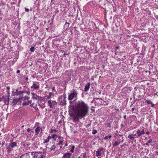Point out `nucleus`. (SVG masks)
Instances as JSON below:
<instances>
[{"label":"nucleus","mask_w":158,"mask_h":158,"mask_svg":"<svg viewBox=\"0 0 158 158\" xmlns=\"http://www.w3.org/2000/svg\"><path fill=\"white\" fill-rule=\"evenodd\" d=\"M38 101L37 102L39 103V102L40 103H42L43 101H44V98H42L41 97L39 96V98H38Z\"/></svg>","instance_id":"9b49d317"},{"label":"nucleus","mask_w":158,"mask_h":158,"mask_svg":"<svg viewBox=\"0 0 158 158\" xmlns=\"http://www.w3.org/2000/svg\"><path fill=\"white\" fill-rule=\"evenodd\" d=\"M63 141H62V140H60L59 143L56 144V145H58L62 144L63 143Z\"/></svg>","instance_id":"2f4dec72"},{"label":"nucleus","mask_w":158,"mask_h":158,"mask_svg":"<svg viewBox=\"0 0 158 158\" xmlns=\"http://www.w3.org/2000/svg\"><path fill=\"white\" fill-rule=\"evenodd\" d=\"M18 94V92H14V91H12V95L13 96H15V95L18 96V94Z\"/></svg>","instance_id":"393cba45"},{"label":"nucleus","mask_w":158,"mask_h":158,"mask_svg":"<svg viewBox=\"0 0 158 158\" xmlns=\"http://www.w3.org/2000/svg\"><path fill=\"white\" fill-rule=\"evenodd\" d=\"M112 137V136L111 135H107L106 136H105L104 137V139H108V138H111Z\"/></svg>","instance_id":"cd10ccee"},{"label":"nucleus","mask_w":158,"mask_h":158,"mask_svg":"<svg viewBox=\"0 0 158 158\" xmlns=\"http://www.w3.org/2000/svg\"><path fill=\"white\" fill-rule=\"evenodd\" d=\"M23 98L19 97V98L16 99L15 97L13 99V101L12 102V104L14 106L17 103L19 104L21 103V100Z\"/></svg>","instance_id":"20e7f679"},{"label":"nucleus","mask_w":158,"mask_h":158,"mask_svg":"<svg viewBox=\"0 0 158 158\" xmlns=\"http://www.w3.org/2000/svg\"><path fill=\"white\" fill-rule=\"evenodd\" d=\"M144 53H141L140 54V55L141 56V57H142V58H143V55H144Z\"/></svg>","instance_id":"5fc2aeb1"},{"label":"nucleus","mask_w":158,"mask_h":158,"mask_svg":"<svg viewBox=\"0 0 158 158\" xmlns=\"http://www.w3.org/2000/svg\"><path fill=\"white\" fill-rule=\"evenodd\" d=\"M136 133L137 134V136L136 137H137L139 136H141L142 134L141 133L140 131L138 129L136 132Z\"/></svg>","instance_id":"2eb2a0df"},{"label":"nucleus","mask_w":158,"mask_h":158,"mask_svg":"<svg viewBox=\"0 0 158 158\" xmlns=\"http://www.w3.org/2000/svg\"><path fill=\"white\" fill-rule=\"evenodd\" d=\"M83 158H87V157L86 156V153H84V154L83 155Z\"/></svg>","instance_id":"79ce46f5"},{"label":"nucleus","mask_w":158,"mask_h":158,"mask_svg":"<svg viewBox=\"0 0 158 158\" xmlns=\"http://www.w3.org/2000/svg\"><path fill=\"white\" fill-rule=\"evenodd\" d=\"M11 144H9V145L7 147L6 149H7V152L8 153H10L11 151Z\"/></svg>","instance_id":"4468645a"},{"label":"nucleus","mask_w":158,"mask_h":158,"mask_svg":"<svg viewBox=\"0 0 158 158\" xmlns=\"http://www.w3.org/2000/svg\"><path fill=\"white\" fill-rule=\"evenodd\" d=\"M106 126L107 127H110V123H107L106 124Z\"/></svg>","instance_id":"ea45409f"},{"label":"nucleus","mask_w":158,"mask_h":158,"mask_svg":"<svg viewBox=\"0 0 158 158\" xmlns=\"http://www.w3.org/2000/svg\"><path fill=\"white\" fill-rule=\"evenodd\" d=\"M103 150L104 148H100L98 149V150L99 151L101 152V151H102Z\"/></svg>","instance_id":"e433bc0d"},{"label":"nucleus","mask_w":158,"mask_h":158,"mask_svg":"<svg viewBox=\"0 0 158 158\" xmlns=\"http://www.w3.org/2000/svg\"><path fill=\"white\" fill-rule=\"evenodd\" d=\"M38 105L39 106H40V107H41V108H43L44 107H42V106L41 105H40V104H39Z\"/></svg>","instance_id":"0e129e2a"},{"label":"nucleus","mask_w":158,"mask_h":158,"mask_svg":"<svg viewBox=\"0 0 158 158\" xmlns=\"http://www.w3.org/2000/svg\"><path fill=\"white\" fill-rule=\"evenodd\" d=\"M146 134L148 135L150 134V132L149 131H147L146 132Z\"/></svg>","instance_id":"e2e57ef3"},{"label":"nucleus","mask_w":158,"mask_h":158,"mask_svg":"<svg viewBox=\"0 0 158 158\" xmlns=\"http://www.w3.org/2000/svg\"><path fill=\"white\" fill-rule=\"evenodd\" d=\"M101 153L99 151H97L96 152V156H101Z\"/></svg>","instance_id":"412c9836"},{"label":"nucleus","mask_w":158,"mask_h":158,"mask_svg":"<svg viewBox=\"0 0 158 158\" xmlns=\"http://www.w3.org/2000/svg\"><path fill=\"white\" fill-rule=\"evenodd\" d=\"M7 93H8V98H9L10 94V91L9 90H8V91H7Z\"/></svg>","instance_id":"de8ad7c7"},{"label":"nucleus","mask_w":158,"mask_h":158,"mask_svg":"<svg viewBox=\"0 0 158 158\" xmlns=\"http://www.w3.org/2000/svg\"><path fill=\"white\" fill-rule=\"evenodd\" d=\"M10 89V87H9V86L7 87V90H9V89Z\"/></svg>","instance_id":"69168bd1"},{"label":"nucleus","mask_w":158,"mask_h":158,"mask_svg":"<svg viewBox=\"0 0 158 158\" xmlns=\"http://www.w3.org/2000/svg\"><path fill=\"white\" fill-rule=\"evenodd\" d=\"M7 99H6L4 100V103L5 104H6H6H7Z\"/></svg>","instance_id":"49530a36"},{"label":"nucleus","mask_w":158,"mask_h":158,"mask_svg":"<svg viewBox=\"0 0 158 158\" xmlns=\"http://www.w3.org/2000/svg\"><path fill=\"white\" fill-rule=\"evenodd\" d=\"M40 129H41V131H42V128H40V127H37L35 129V135H37L39 134V132H40Z\"/></svg>","instance_id":"6e6552de"},{"label":"nucleus","mask_w":158,"mask_h":158,"mask_svg":"<svg viewBox=\"0 0 158 158\" xmlns=\"http://www.w3.org/2000/svg\"><path fill=\"white\" fill-rule=\"evenodd\" d=\"M27 103H28V105L29 104H31V100H29V101H28V102H27Z\"/></svg>","instance_id":"8fccbe9b"},{"label":"nucleus","mask_w":158,"mask_h":158,"mask_svg":"<svg viewBox=\"0 0 158 158\" xmlns=\"http://www.w3.org/2000/svg\"><path fill=\"white\" fill-rule=\"evenodd\" d=\"M56 136H58V135H57L56 134H54L50 136V137H51V138L53 139L54 141H55L56 138H55V137Z\"/></svg>","instance_id":"5701e85b"},{"label":"nucleus","mask_w":158,"mask_h":158,"mask_svg":"<svg viewBox=\"0 0 158 158\" xmlns=\"http://www.w3.org/2000/svg\"><path fill=\"white\" fill-rule=\"evenodd\" d=\"M55 15H56V14H54V15H53V16L52 17V19H52V22H53V19H54V16H55Z\"/></svg>","instance_id":"09e8293b"},{"label":"nucleus","mask_w":158,"mask_h":158,"mask_svg":"<svg viewBox=\"0 0 158 158\" xmlns=\"http://www.w3.org/2000/svg\"><path fill=\"white\" fill-rule=\"evenodd\" d=\"M62 96H59L58 97V100H59V101H60V100L62 99Z\"/></svg>","instance_id":"4c0bfd02"},{"label":"nucleus","mask_w":158,"mask_h":158,"mask_svg":"<svg viewBox=\"0 0 158 158\" xmlns=\"http://www.w3.org/2000/svg\"><path fill=\"white\" fill-rule=\"evenodd\" d=\"M31 94L32 96V98L33 99L37 100L38 99L39 96L37 95L36 94L34 93H31Z\"/></svg>","instance_id":"423d86ee"},{"label":"nucleus","mask_w":158,"mask_h":158,"mask_svg":"<svg viewBox=\"0 0 158 158\" xmlns=\"http://www.w3.org/2000/svg\"><path fill=\"white\" fill-rule=\"evenodd\" d=\"M52 93L51 92H50L49 94V96H50L51 97V96L52 95Z\"/></svg>","instance_id":"13d9d810"},{"label":"nucleus","mask_w":158,"mask_h":158,"mask_svg":"<svg viewBox=\"0 0 158 158\" xmlns=\"http://www.w3.org/2000/svg\"><path fill=\"white\" fill-rule=\"evenodd\" d=\"M128 57L127 56H123V57L122 59V61H123V62H124V61L125 60V59L127 58Z\"/></svg>","instance_id":"7c9ffc66"},{"label":"nucleus","mask_w":158,"mask_h":158,"mask_svg":"<svg viewBox=\"0 0 158 158\" xmlns=\"http://www.w3.org/2000/svg\"><path fill=\"white\" fill-rule=\"evenodd\" d=\"M27 94H30V92L29 91H26V92Z\"/></svg>","instance_id":"603ef678"},{"label":"nucleus","mask_w":158,"mask_h":158,"mask_svg":"<svg viewBox=\"0 0 158 158\" xmlns=\"http://www.w3.org/2000/svg\"><path fill=\"white\" fill-rule=\"evenodd\" d=\"M70 24L69 23L67 22L66 21L65 22V25L64 26V28L66 29L69 26V25Z\"/></svg>","instance_id":"6ab92c4d"},{"label":"nucleus","mask_w":158,"mask_h":158,"mask_svg":"<svg viewBox=\"0 0 158 158\" xmlns=\"http://www.w3.org/2000/svg\"><path fill=\"white\" fill-rule=\"evenodd\" d=\"M4 144H5V141H3L1 143L2 146H3Z\"/></svg>","instance_id":"4d7b16f0"},{"label":"nucleus","mask_w":158,"mask_h":158,"mask_svg":"<svg viewBox=\"0 0 158 158\" xmlns=\"http://www.w3.org/2000/svg\"><path fill=\"white\" fill-rule=\"evenodd\" d=\"M152 139H149L148 142L146 143V144L147 145H149V143H151L152 141Z\"/></svg>","instance_id":"bb28decb"},{"label":"nucleus","mask_w":158,"mask_h":158,"mask_svg":"<svg viewBox=\"0 0 158 158\" xmlns=\"http://www.w3.org/2000/svg\"><path fill=\"white\" fill-rule=\"evenodd\" d=\"M79 102H80V103L81 102H84L82 101H79L77 102L76 103L75 106H69L70 108L69 109V112L70 117L74 115V114H73V113H74V114H75L76 111L80 109V108H77V105Z\"/></svg>","instance_id":"f03ea898"},{"label":"nucleus","mask_w":158,"mask_h":158,"mask_svg":"<svg viewBox=\"0 0 158 158\" xmlns=\"http://www.w3.org/2000/svg\"><path fill=\"white\" fill-rule=\"evenodd\" d=\"M60 105H62L64 106L66 105V103L65 102L64 103V102H63L62 101H61L60 103Z\"/></svg>","instance_id":"72a5a7b5"},{"label":"nucleus","mask_w":158,"mask_h":158,"mask_svg":"<svg viewBox=\"0 0 158 158\" xmlns=\"http://www.w3.org/2000/svg\"><path fill=\"white\" fill-rule=\"evenodd\" d=\"M67 145H68V144H67V143H66L65 144V146H64V147H63V149H64L65 147H66V146H67Z\"/></svg>","instance_id":"bf43d9fd"},{"label":"nucleus","mask_w":158,"mask_h":158,"mask_svg":"<svg viewBox=\"0 0 158 158\" xmlns=\"http://www.w3.org/2000/svg\"><path fill=\"white\" fill-rule=\"evenodd\" d=\"M56 148V146L54 145H53L51 148L50 150L51 151L53 150L54 151H55Z\"/></svg>","instance_id":"c756f323"},{"label":"nucleus","mask_w":158,"mask_h":158,"mask_svg":"<svg viewBox=\"0 0 158 158\" xmlns=\"http://www.w3.org/2000/svg\"><path fill=\"white\" fill-rule=\"evenodd\" d=\"M51 138V137H50V136L49 135L48 137L44 141V143H48V142L50 139Z\"/></svg>","instance_id":"a211bd4d"},{"label":"nucleus","mask_w":158,"mask_h":158,"mask_svg":"<svg viewBox=\"0 0 158 158\" xmlns=\"http://www.w3.org/2000/svg\"><path fill=\"white\" fill-rule=\"evenodd\" d=\"M52 103L53 105H56L57 104V103L55 101H52Z\"/></svg>","instance_id":"a19ab883"},{"label":"nucleus","mask_w":158,"mask_h":158,"mask_svg":"<svg viewBox=\"0 0 158 158\" xmlns=\"http://www.w3.org/2000/svg\"><path fill=\"white\" fill-rule=\"evenodd\" d=\"M50 98H51V96H48V97H47V98H48V99H50Z\"/></svg>","instance_id":"338daca9"},{"label":"nucleus","mask_w":158,"mask_h":158,"mask_svg":"<svg viewBox=\"0 0 158 158\" xmlns=\"http://www.w3.org/2000/svg\"><path fill=\"white\" fill-rule=\"evenodd\" d=\"M39 87V86L35 84L34 83V82L33 83V85L31 86V88H34V89H38Z\"/></svg>","instance_id":"f8f14e48"},{"label":"nucleus","mask_w":158,"mask_h":158,"mask_svg":"<svg viewBox=\"0 0 158 158\" xmlns=\"http://www.w3.org/2000/svg\"><path fill=\"white\" fill-rule=\"evenodd\" d=\"M132 134L128 136V138L130 139L131 140H133L134 139V137H133V136H132Z\"/></svg>","instance_id":"aec40b11"},{"label":"nucleus","mask_w":158,"mask_h":158,"mask_svg":"<svg viewBox=\"0 0 158 158\" xmlns=\"http://www.w3.org/2000/svg\"><path fill=\"white\" fill-rule=\"evenodd\" d=\"M146 102L148 104H151V106L152 107H153L155 105L154 104L152 103V101L150 100H147Z\"/></svg>","instance_id":"ddd939ff"},{"label":"nucleus","mask_w":158,"mask_h":158,"mask_svg":"<svg viewBox=\"0 0 158 158\" xmlns=\"http://www.w3.org/2000/svg\"><path fill=\"white\" fill-rule=\"evenodd\" d=\"M10 142L11 143L10 144H11V148H13L14 147H15L17 146V143L15 142H13V140H11L10 141Z\"/></svg>","instance_id":"9d476101"},{"label":"nucleus","mask_w":158,"mask_h":158,"mask_svg":"<svg viewBox=\"0 0 158 158\" xmlns=\"http://www.w3.org/2000/svg\"><path fill=\"white\" fill-rule=\"evenodd\" d=\"M35 48L34 47H31L30 49V51L32 52H33L35 50Z\"/></svg>","instance_id":"a878e982"},{"label":"nucleus","mask_w":158,"mask_h":158,"mask_svg":"<svg viewBox=\"0 0 158 158\" xmlns=\"http://www.w3.org/2000/svg\"><path fill=\"white\" fill-rule=\"evenodd\" d=\"M33 104H34V103H33L32 104H31L30 105V106L31 107H33L34 108H35V106L34 107L33 106Z\"/></svg>","instance_id":"3c124183"},{"label":"nucleus","mask_w":158,"mask_h":158,"mask_svg":"<svg viewBox=\"0 0 158 158\" xmlns=\"http://www.w3.org/2000/svg\"><path fill=\"white\" fill-rule=\"evenodd\" d=\"M77 108L80 109L76 111L75 114L72 116V118H71L74 122H79V119H81L85 117L89 110L88 106L85 102H79L77 105Z\"/></svg>","instance_id":"f257e3e1"},{"label":"nucleus","mask_w":158,"mask_h":158,"mask_svg":"<svg viewBox=\"0 0 158 158\" xmlns=\"http://www.w3.org/2000/svg\"><path fill=\"white\" fill-rule=\"evenodd\" d=\"M48 106H50V107L51 108H53V106L52 105V103L51 102V100H48Z\"/></svg>","instance_id":"dca6fc26"},{"label":"nucleus","mask_w":158,"mask_h":158,"mask_svg":"<svg viewBox=\"0 0 158 158\" xmlns=\"http://www.w3.org/2000/svg\"><path fill=\"white\" fill-rule=\"evenodd\" d=\"M75 147L74 146H73L71 148V150H70V152H72L73 153L74 152V149Z\"/></svg>","instance_id":"473e14b6"},{"label":"nucleus","mask_w":158,"mask_h":158,"mask_svg":"<svg viewBox=\"0 0 158 158\" xmlns=\"http://www.w3.org/2000/svg\"><path fill=\"white\" fill-rule=\"evenodd\" d=\"M42 152H35V153H37L38 154H42Z\"/></svg>","instance_id":"864d4df0"},{"label":"nucleus","mask_w":158,"mask_h":158,"mask_svg":"<svg viewBox=\"0 0 158 158\" xmlns=\"http://www.w3.org/2000/svg\"><path fill=\"white\" fill-rule=\"evenodd\" d=\"M97 130H95V129H93V130L92 134H94V135L96 133H97Z\"/></svg>","instance_id":"f704fd0d"},{"label":"nucleus","mask_w":158,"mask_h":158,"mask_svg":"<svg viewBox=\"0 0 158 158\" xmlns=\"http://www.w3.org/2000/svg\"><path fill=\"white\" fill-rule=\"evenodd\" d=\"M31 130L30 128H28L27 130V131L28 132H29Z\"/></svg>","instance_id":"6e6d98bb"},{"label":"nucleus","mask_w":158,"mask_h":158,"mask_svg":"<svg viewBox=\"0 0 158 158\" xmlns=\"http://www.w3.org/2000/svg\"><path fill=\"white\" fill-rule=\"evenodd\" d=\"M119 48V46H116L115 48V49H118Z\"/></svg>","instance_id":"680f3d73"},{"label":"nucleus","mask_w":158,"mask_h":158,"mask_svg":"<svg viewBox=\"0 0 158 158\" xmlns=\"http://www.w3.org/2000/svg\"><path fill=\"white\" fill-rule=\"evenodd\" d=\"M53 131H54L55 132H56L57 131V130L56 129H54L52 130V129H51V131H50V132L51 133H52L53 132Z\"/></svg>","instance_id":"c9c22d12"},{"label":"nucleus","mask_w":158,"mask_h":158,"mask_svg":"<svg viewBox=\"0 0 158 158\" xmlns=\"http://www.w3.org/2000/svg\"><path fill=\"white\" fill-rule=\"evenodd\" d=\"M71 155V154L69 152L65 153L64 154L63 158H70Z\"/></svg>","instance_id":"0eeeda50"},{"label":"nucleus","mask_w":158,"mask_h":158,"mask_svg":"<svg viewBox=\"0 0 158 158\" xmlns=\"http://www.w3.org/2000/svg\"><path fill=\"white\" fill-rule=\"evenodd\" d=\"M120 143V142H118L117 141H115L114 143L113 144V146H116L118 145L119 143Z\"/></svg>","instance_id":"b1692460"},{"label":"nucleus","mask_w":158,"mask_h":158,"mask_svg":"<svg viewBox=\"0 0 158 158\" xmlns=\"http://www.w3.org/2000/svg\"><path fill=\"white\" fill-rule=\"evenodd\" d=\"M2 98L3 99V100H6V99H7V104H6V105H8L9 104V98H8V96H2Z\"/></svg>","instance_id":"1a4fd4ad"},{"label":"nucleus","mask_w":158,"mask_h":158,"mask_svg":"<svg viewBox=\"0 0 158 158\" xmlns=\"http://www.w3.org/2000/svg\"><path fill=\"white\" fill-rule=\"evenodd\" d=\"M140 132L142 134H144L145 133L144 129H143Z\"/></svg>","instance_id":"c03bdc74"},{"label":"nucleus","mask_w":158,"mask_h":158,"mask_svg":"<svg viewBox=\"0 0 158 158\" xmlns=\"http://www.w3.org/2000/svg\"><path fill=\"white\" fill-rule=\"evenodd\" d=\"M20 71L19 70H18L17 71H16V73H20Z\"/></svg>","instance_id":"052dcab7"},{"label":"nucleus","mask_w":158,"mask_h":158,"mask_svg":"<svg viewBox=\"0 0 158 158\" xmlns=\"http://www.w3.org/2000/svg\"><path fill=\"white\" fill-rule=\"evenodd\" d=\"M91 85V83L90 82L88 83L87 84H86L85 86V87L84 88V91L85 92H87L89 90V88L90 87V85Z\"/></svg>","instance_id":"39448f33"},{"label":"nucleus","mask_w":158,"mask_h":158,"mask_svg":"<svg viewBox=\"0 0 158 158\" xmlns=\"http://www.w3.org/2000/svg\"><path fill=\"white\" fill-rule=\"evenodd\" d=\"M57 136L58 137V139H60L61 138V136H60L59 135V136L58 135Z\"/></svg>","instance_id":"774afa93"},{"label":"nucleus","mask_w":158,"mask_h":158,"mask_svg":"<svg viewBox=\"0 0 158 158\" xmlns=\"http://www.w3.org/2000/svg\"><path fill=\"white\" fill-rule=\"evenodd\" d=\"M77 93L76 90L73 89V92H71L69 95L68 100L71 101L73 99H74V101H75L77 98Z\"/></svg>","instance_id":"7ed1b4c3"},{"label":"nucleus","mask_w":158,"mask_h":158,"mask_svg":"<svg viewBox=\"0 0 158 158\" xmlns=\"http://www.w3.org/2000/svg\"><path fill=\"white\" fill-rule=\"evenodd\" d=\"M18 94H18V95H19V96H23V92H22V91H19L18 92Z\"/></svg>","instance_id":"c85d7f7f"},{"label":"nucleus","mask_w":158,"mask_h":158,"mask_svg":"<svg viewBox=\"0 0 158 158\" xmlns=\"http://www.w3.org/2000/svg\"><path fill=\"white\" fill-rule=\"evenodd\" d=\"M52 91H54V92H56V90H55V87H52Z\"/></svg>","instance_id":"a18cd8bd"},{"label":"nucleus","mask_w":158,"mask_h":158,"mask_svg":"<svg viewBox=\"0 0 158 158\" xmlns=\"http://www.w3.org/2000/svg\"><path fill=\"white\" fill-rule=\"evenodd\" d=\"M22 105L23 106H26L28 105V103H27L26 102H23Z\"/></svg>","instance_id":"58836bf2"},{"label":"nucleus","mask_w":158,"mask_h":158,"mask_svg":"<svg viewBox=\"0 0 158 158\" xmlns=\"http://www.w3.org/2000/svg\"><path fill=\"white\" fill-rule=\"evenodd\" d=\"M20 97L23 98L22 99V100L24 101H25L26 100H28L29 98V97H28L27 96H25L24 97Z\"/></svg>","instance_id":"f3484780"},{"label":"nucleus","mask_w":158,"mask_h":158,"mask_svg":"<svg viewBox=\"0 0 158 158\" xmlns=\"http://www.w3.org/2000/svg\"><path fill=\"white\" fill-rule=\"evenodd\" d=\"M100 99H101V100H102L103 101H104L103 100L102 98H94L93 101H92L91 102H94V101H95V100H100Z\"/></svg>","instance_id":"4be33fe9"},{"label":"nucleus","mask_w":158,"mask_h":158,"mask_svg":"<svg viewBox=\"0 0 158 158\" xmlns=\"http://www.w3.org/2000/svg\"><path fill=\"white\" fill-rule=\"evenodd\" d=\"M25 10L26 12H28L29 11V10L26 7L25 8Z\"/></svg>","instance_id":"37998d69"}]
</instances>
